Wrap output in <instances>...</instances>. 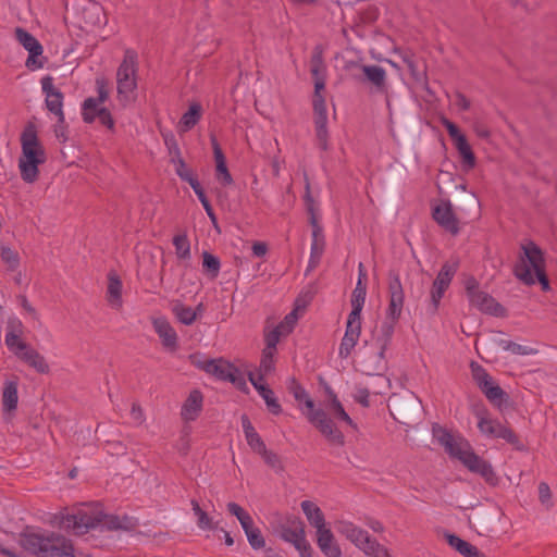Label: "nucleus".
Here are the masks:
<instances>
[{"instance_id":"1","label":"nucleus","mask_w":557,"mask_h":557,"mask_svg":"<svg viewBox=\"0 0 557 557\" xmlns=\"http://www.w3.org/2000/svg\"><path fill=\"white\" fill-rule=\"evenodd\" d=\"M18 544L36 557H76L71 540L28 524L20 533Z\"/></svg>"},{"instance_id":"2","label":"nucleus","mask_w":557,"mask_h":557,"mask_svg":"<svg viewBox=\"0 0 557 557\" xmlns=\"http://www.w3.org/2000/svg\"><path fill=\"white\" fill-rule=\"evenodd\" d=\"M42 522H133L127 515L108 513L100 502H86L64 507L59 512H42Z\"/></svg>"},{"instance_id":"3","label":"nucleus","mask_w":557,"mask_h":557,"mask_svg":"<svg viewBox=\"0 0 557 557\" xmlns=\"http://www.w3.org/2000/svg\"><path fill=\"white\" fill-rule=\"evenodd\" d=\"M287 389L290 394H293L294 398L298 403L304 401L306 408L308 409L306 416L309 422L319 430V432L327 440L330 444L337 446L345 445V436L343 432L337 429L325 410L314 407V401L309 397L306 389L295 377L288 379Z\"/></svg>"},{"instance_id":"4","label":"nucleus","mask_w":557,"mask_h":557,"mask_svg":"<svg viewBox=\"0 0 557 557\" xmlns=\"http://www.w3.org/2000/svg\"><path fill=\"white\" fill-rule=\"evenodd\" d=\"M388 297L389 304L386 310V320L381 325V334L375 339L379 349L380 361L384 359V354L391 343L394 334L395 324L399 320L404 307L405 294L400 282L399 273L396 270L388 271Z\"/></svg>"},{"instance_id":"5","label":"nucleus","mask_w":557,"mask_h":557,"mask_svg":"<svg viewBox=\"0 0 557 557\" xmlns=\"http://www.w3.org/2000/svg\"><path fill=\"white\" fill-rule=\"evenodd\" d=\"M22 153L18 159L21 177L32 184L38 180L40 164L47 160L46 151L37 135L36 125L28 122L21 134Z\"/></svg>"},{"instance_id":"6","label":"nucleus","mask_w":557,"mask_h":557,"mask_svg":"<svg viewBox=\"0 0 557 557\" xmlns=\"http://www.w3.org/2000/svg\"><path fill=\"white\" fill-rule=\"evenodd\" d=\"M96 87L98 97L86 98L82 104L83 121L90 124L98 117L101 125L109 129H113L115 122L112 114L107 108L101 107V104L109 98L107 81L104 78H97Z\"/></svg>"},{"instance_id":"7","label":"nucleus","mask_w":557,"mask_h":557,"mask_svg":"<svg viewBox=\"0 0 557 557\" xmlns=\"http://www.w3.org/2000/svg\"><path fill=\"white\" fill-rule=\"evenodd\" d=\"M522 255L519 257V262L515 264L513 274L525 285L535 284V277L532 273L545 269L544 253L542 249L534 243L529 242L521 246Z\"/></svg>"},{"instance_id":"8","label":"nucleus","mask_w":557,"mask_h":557,"mask_svg":"<svg viewBox=\"0 0 557 557\" xmlns=\"http://www.w3.org/2000/svg\"><path fill=\"white\" fill-rule=\"evenodd\" d=\"M136 524H66V531L75 536L84 537L91 545L102 544L103 539L120 530L134 532Z\"/></svg>"},{"instance_id":"9","label":"nucleus","mask_w":557,"mask_h":557,"mask_svg":"<svg viewBox=\"0 0 557 557\" xmlns=\"http://www.w3.org/2000/svg\"><path fill=\"white\" fill-rule=\"evenodd\" d=\"M341 533L351 542L356 547L362 550L369 557H389L385 547H383L375 537L357 524H342Z\"/></svg>"},{"instance_id":"10","label":"nucleus","mask_w":557,"mask_h":557,"mask_svg":"<svg viewBox=\"0 0 557 557\" xmlns=\"http://www.w3.org/2000/svg\"><path fill=\"white\" fill-rule=\"evenodd\" d=\"M388 409L396 421L409 425L419 418L421 401L412 393L393 395Z\"/></svg>"},{"instance_id":"11","label":"nucleus","mask_w":557,"mask_h":557,"mask_svg":"<svg viewBox=\"0 0 557 557\" xmlns=\"http://www.w3.org/2000/svg\"><path fill=\"white\" fill-rule=\"evenodd\" d=\"M456 459H458L470 472L481 475L487 484L492 486L498 484L499 480L492 465L476 455L469 443Z\"/></svg>"},{"instance_id":"12","label":"nucleus","mask_w":557,"mask_h":557,"mask_svg":"<svg viewBox=\"0 0 557 557\" xmlns=\"http://www.w3.org/2000/svg\"><path fill=\"white\" fill-rule=\"evenodd\" d=\"M206 366L208 367L207 373L214 375L219 380L231 382L242 391L247 389L244 375L231 362L220 358L209 360Z\"/></svg>"},{"instance_id":"13","label":"nucleus","mask_w":557,"mask_h":557,"mask_svg":"<svg viewBox=\"0 0 557 557\" xmlns=\"http://www.w3.org/2000/svg\"><path fill=\"white\" fill-rule=\"evenodd\" d=\"M15 38L28 51L26 67L30 71L44 67L46 58L38 59L42 54L44 48L37 38L22 27L15 28Z\"/></svg>"},{"instance_id":"14","label":"nucleus","mask_w":557,"mask_h":557,"mask_svg":"<svg viewBox=\"0 0 557 557\" xmlns=\"http://www.w3.org/2000/svg\"><path fill=\"white\" fill-rule=\"evenodd\" d=\"M42 92L46 95V107L47 109L58 116V123L63 124L65 121L63 113V92L54 87L53 77L47 75L41 78Z\"/></svg>"},{"instance_id":"15","label":"nucleus","mask_w":557,"mask_h":557,"mask_svg":"<svg viewBox=\"0 0 557 557\" xmlns=\"http://www.w3.org/2000/svg\"><path fill=\"white\" fill-rule=\"evenodd\" d=\"M280 537L292 544L300 557H312L313 549L306 539V532L301 527L293 528L290 524H281Z\"/></svg>"},{"instance_id":"16","label":"nucleus","mask_w":557,"mask_h":557,"mask_svg":"<svg viewBox=\"0 0 557 557\" xmlns=\"http://www.w3.org/2000/svg\"><path fill=\"white\" fill-rule=\"evenodd\" d=\"M432 434L451 458L456 459L457 456L461 454V450L468 446V442L466 440L460 436L455 437L450 431L440 424H434L432 426Z\"/></svg>"},{"instance_id":"17","label":"nucleus","mask_w":557,"mask_h":557,"mask_svg":"<svg viewBox=\"0 0 557 557\" xmlns=\"http://www.w3.org/2000/svg\"><path fill=\"white\" fill-rule=\"evenodd\" d=\"M432 216L441 227L451 235L459 233L458 219L454 213L450 200H442L440 205L435 206L432 210Z\"/></svg>"},{"instance_id":"18","label":"nucleus","mask_w":557,"mask_h":557,"mask_svg":"<svg viewBox=\"0 0 557 557\" xmlns=\"http://www.w3.org/2000/svg\"><path fill=\"white\" fill-rule=\"evenodd\" d=\"M317 527V545L324 557H343L342 548L334 534L326 524H314Z\"/></svg>"},{"instance_id":"19","label":"nucleus","mask_w":557,"mask_h":557,"mask_svg":"<svg viewBox=\"0 0 557 557\" xmlns=\"http://www.w3.org/2000/svg\"><path fill=\"white\" fill-rule=\"evenodd\" d=\"M473 413L479 418L478 428L483 434L493 438H500V433L506 426L497 420L488 419L486 417L488 411L481 401L473 406Z\"/></svg>"},{"instance_id":"20","label":"nucleus","mask_w":557,"mask_h":557,"mask_svg":"<svg viewBox=\"0 0 557 557\" xmlns=\"http://www.w3.org/2000/svg\"><path fill=\"white\" fill-rule=\"evenodd\" d=\"M470 304L476 307L480 311L491 314L497 318H504L507 315L506 308L500 305L494 297L490 294L481 290L480 293L471 296L469 299Z\"/></svg>"},{"instance_id":"21","label":"nucleus","mask_w":557,"mask_h":557,"mask_svg":"<svg viewBox=\"0 0 557 557\" xmlns=\"http://www.w3.org/2000/svg\"><path fill=\"white\" fill-rule=\"evenodd\" d=\"M152 325L161 339L162 346L171 352L176 351L178 347V337L170 322L165 318L161 317L153 319Z\"/></svg>"},{"instance_id":"22","label":"nucleus","mask_w":557,"mask_h":557,"mask_svg":"<svg viewBox=\"0 0 557 557\" xmlns=\"http://www.w3.org/2000/svg\"><path fill=\"white\" fill-rule=\"evenodd\" d=\"M309 222L312 226V243H311V251H310V260H309V270L314 269L323 255L324 251V235L323 230L319 225L317 216H312L309 219Z\"/></svg>"},{"instance_id":"23","label":"nucleus","mask_w":557,"mask_h":557,"mask_svg":"<svg viewBox=\"0 0 557 557\" xmlns=\"http://www.w3.org/2000/svg\"><path fill=\"white\" fill-rule=\"evenodd\" d=\"M211 145L213 149V156L215 160V176L216 180L224 186L233 184V177L227 169L226 159L222 151L220 144L218 143L214 135H211Z\"/></svg>"},{"instance_id":"24","label":"nucleus","mask_w":557,"mask_h":557,"mask_svg":"<svg viewBox=\"0 0 557 557\" xmlns=\"http://www.w3.org/2000/svg\"><path fill=\"white\" fill-rule=\"evenodd\" d=\"M360 69L363 73V82H368L374 86L376 92L384 94L387 90L386 71L379 65L361 64Z\"/></svg>"},{"instance_id":"25","label":"nucleus","mask_w":557,"mask_h":557,"mask_svg":"<svg viewBox=\"0 0 557 557\" xmlns=\"http://www.w3.org/2000/svg\"><path fill=\"white\" fill-rule=\"evenodd\" d=\"M202 393L199 389H193L182 406V419L185 421H195L202 410Z\"/></svg>"},{"instance_id":"26","label":"nucleus","mask_w":557,"mask_h":557,"mask_svg":"<svg viewBox=\"0 0 557 557\" xmlns=\"http://www.w3.org/2000/svg\"><path fill=\"white\" fill-rule=\"evenodd\" d=\"M445 539L448 545L463 557H486L476 546L455 534L445 533Z\"/></svg>"},{"instance_id":"27","label":"nucleus","mask_w":557,"mask_h":557,"mask_svg":"<svg viewBox=\"0 0 557 557\" xmlns=\"http://www.w3.org/2000/svg\"><path fill=\"white\" fill-rule=\"evenodd\" d=\"M15 356L29 367L34 368L38 373L46 374L50 370L45 357L30 346H28L23 352L15 351Z\"/></svg>"},{"instance_id":"28","label":"nucleus","mask_w":557,"mask_h":557,"mask_svg":"<svg viewBox=\"0 0 557 557\" xmlns=\"http://www.w3.org/2000/svg\"><path fill=\"white\" fill-rule=\"evenodd\" d=\"M22 327V323L18 320H10L7 325L5 345L8 348L15 354V351L23 352L29 345L20 339L16 331Z\"/></svg>"},{"instance_id":"29","label":"nucleus","mask_w":557,"mask_h":557,"mask_svg":"<svg viewBox=\"0 0 557 557\" xmlns=\"http://www.w3.org/2000/svg\"><path fill=\"white\" fill-rule=\"evenodd\" d=\"M122 281L115 271L108 273V287L107 298L108 301L114 307H121L122 305Z\"/></svg>"},{"instance_id":"30","label":"nucleus","mask_w":557,"mask_h":557,"mask_svg":"<svg viewBox=\"0 0 557 557\" xmlns=\"http://www.w3.org/2000/svg\"><path fill=\"white\" fill-rule=\"evenodd\" d=\"M324 89L323 79H317L312 98L314 121H327L325 99L321 91Z\"/></svg>"},{"instance_id":"31","label":"nucleus","mask_w":557,"mask_h":557,"mask_svg":"<svg viewBox=\"0 0 557 557\" xmlns=\"http://www.w3.org/2000/svg\"><path fill=\"white\" fill-rule=\"evenodd\" d=\"M137 72V54L135 51L127 49L124 59L116 72V81L135 76Z\"/></svg>"},{"instance_id":"32","label":"nucleus","mask_w":557,"mask_h":557,"mask_svg":"<svg viewBox=\"0 0 557 557\" xmlns=\"http://www.w3.org/2000/svg\"><path fill=\"white\" fill-rule=\"evenodd\" d=\"M18 395H17V382L8 381L4 384L2 392V406L4 411H13L17 407Z\"/></svg>"},{"instance_id":"33","label":"nucleus","mask_w":557,"mask_h":557,"mask_svg":"<svg viewBox=\"0 0 557 557\" xmlns=\"http://www.w3.org/2000/svg\"><path fill=\"white\" fill-rule=\"evenodd\" d=\"M481 391L485 397L498 408L509 399L508 394L498 384H496L494 380Z\"/></svg>"},{"instance_id":"34","label":"nucleus","mask_w":557,"mask_h":557,"mask_svg":"<svg viewBox=\"0 0 557 557\" xmlns=\"http://www.w3.org/2000/svg\"><path fill=\"white\" fill-rule=\"evenodd\" d=\"M442 124L446 128L450 139L453 140L456 150L469 144L466 135L461 133L457 124H455L447 117L442 119Z\"/></svg>"},{"instance_id":"35","label":"nucleus","mask_w":557,"mask_h":557,"mask_svg":"<svg viewBox=\"0 0 557 557\" xmlns=\"http://www.w3.org/2000/svg\"><path fill=\"white\" fill-rule=\"evenodd\" d=\"M201 113V106L199 103H191L180 121V124L183 127V129H191L199 122Z\"/></svg>"},{"instance_id":"36","label":"nucleus","mask_w":557,"mask_h":557,"mask_svg":"<svg viewBox=\"0 0 557 557\" xmlns=\"http://www.w3.org/2000/svg\"><path fill=\"white\" fill-rule=\"evenodd\" d=\"M172 312L176 319L184 325H191L197 319V312L193 308L185 306L182 302H176L172 307Z\"/></svg>"},{"instance_id":"37","label":"nucleus","mask_w":557,"mask_h":557,"mask_svg":"<svg viewBox=\"0 0 557 557\" xmlns=\"http://www.w3.org/2000/svg\"><path fill=\"white\" fill-rule=\"evenodd\" d=\"M248 542L253 549H261L265 546V540L256 524H242Z\"/></svg>"},{"instance_id":"38","label":"nucleus","mask_w":557,"mask_h":557,"mask_svg":"<svg viewBox=\"0 0 557 557\" xmlns=\"http://www.w3.org/2000/svg\"><path fill=\"white\" fill-rule=\"evenodd\" d=\"M199 528L206 532L207 537H215L218 540L224 539V542L227 546H232L234 544V540L231 535L230 531L220 528L219 524H198Z\"/></svg>"},{"instance_id":"39","label":"nucleus","mask_w":557,"mask_h":557,"mask_svg":"<svg viewBox=\"0 0 557 557\" xmlns=\"http://www.w3.org/2000/svg\"><path fill=\"white\" fill-rule=\"evenodd\" d=\"M220 259L209 251L202 252V269L211 278H216L220 273Z\"/></svg>"},{"instance_id":"40","label":"nucleus","mask_w":557,"mask_h":557,"mask_svg":"<svg viewBox=\"0 0 557 557\" xmlns=\"http://www.w3.org/2000/svg\"><path fill=\"white\" fill-rule=\"evenodd\" d=\"M327 409L333 414V417L339 421L346 422L349 426L356 429L357 425L349 417V414L345 411L342 403L337 398V396L333 397V400L329 404Z\"/></svg>"},{"instance_id":"41","label":"nucleus","mask_w":557,"mask_h":557,"mask_svg":"<svg viewBox=\"0 0 557 557\" xmlns=\"http://www.w3.org/2000/svg\"><path fill=\"white\" fill-rule=\"evenodd\" d=\"M470 368L472 377L480 389L486 387V385H488L493 381V377L476 361H471Z\"/></svg>"},{"instance_id":"42","label":"nucleus","mask_w":557,"mask_h":557,"mask_svg":"<svg viewBox=\"0 0 557 557\" xmlns=\"http://www.w3.org/2000/svg\"><path fill=\"white\" fill-rule=\"evenodd\" d=\"M173 245L178 259L186 260L190 258V243L186 234L175 235Z\"/></svg>"},{"instance_id":"43","label":"nucleus","mask_w":557,"mask_h":557,"mask_svg":"<svg viewBox=\"0 0 557 557\" xmlns=\"http://www.w3.org/2000/svg\"><path fill=\"white\" fill-rule=\"evenodd\" d=\"M449 286L442 283L441 281L434 280L431 288V300H430V309L432 313H435L438 309L441 299L443 298L445 292Z\"/></svg>"},{"instance_id":"44","label":"nucleus","mask_w":557,"mask_h":557,"mask_svg":"<svg viewBox=\"0 0 557 557\" xmlns=\"http://www.w3.org/2000/svg\"><path fill=\"white\" fill-rule=\"evenodd\" d=\"M301 509L309 522H325L322 510L311 500H304Z\"/></svg>"},{"instance_id":"45","label":"nucleus","mask_w":557,"mask_h":557,"mask_svg":"<svg viewBox=\"0 0 557 557\" xmlns=\"http://www.w3.org/2000/svg\"><path fill=\"white\" fill-rule=\"evenodd\" d=\"M171 161L176 165L175 173L182 181L187 182L189 185H191L194 181H198L197 176L194 175L183 158H178V160L172 158Z\"/></svg>"},{"instance_id":"46","label":"nucleus","mask_w":557,"mask_h":557,"mask_svg":"<svg viewBox=\"0 0 557 557\" xmlns=\"http://www.w3.org/2000/svg\"><path fill=\"white\" fill-rule=\"evenodd\" d=\"M460 158H461V168L465 172H469L472 170L476 164V158L474 152L472 151V148L470 144L467 146L457 149Z\"/></svg>"},{"instance_id":"47","label":"nucleus","mask_w":557,"mask_h":557,"mask_svg":"<svg viewBox=\"0 0 557 557\" xmlns=\"http://www.w3.org/2000/svg\"><path fill=\"white\" fill-rule=\"evenodd\" d=\"M314 126L318 147L325 151L329 149L327 121H314Z\"/></svg>"},{"instance_id":"48","label":"nucleus","mask_w":557,"mask_h":557,"mask_svg":"<svg viewBox=\"0 0 557 557\" xmlns=\"http://www.w3.org/2000/svg\"><path fill=\"white\" fill-rule=\"evenodd\" d=\"M457 270H458V262H454V263L445 262L442 265L435 280L441 281L442 283L449 286Z\"/></svg>"},{"instance_id":"49","label":"nucleus","mask_w":557,"mask_h":557,"mask_svg":"<svg viewBox=\"0 0 557 557\" xmlns=\"http://www.w3.org/2000/svg\"><path fill=\"white\" fill-rule=\"evenodd\" d=\"M117 94L119 96L124 97L125 99H129V96L134 94L137 83L135 76L124 78V79H117Z\"/></svg>"},{"instance_id":"50","label":"nucleus","mask_w":557,"mask_h":557,"mask_svg":"<svg viewBox=\"0 0 557 557\" xmlns=\"http://www.w3.org/2000/svg\"><path fill=\"white\" fill-rule=\"evenodd\" d=\"M1 259L9 265L11 271H14L20 265V257L18 253L11 249L10 247L1 248Z\"/></svg>"},{"instance_id":"51","label":"nucleus","mask_w":557,"mask_h":557,"mask_svg":"<svg viewBox=\"0 0 557 557\" xmlns=\"http://www.w3.org/2000/svg\"><path fill=\"white\" fill-rule=\"evenodd\" d=\"M357 337L344 335L342 338L341 345H339V351L338 355L341 358L346 359L350 356L352 349L358 343Z\"/></svg>"},{"instance_id":"52","label":"nucleus","mask_w":557,"mask_h":557,"mask_svg":"<svg viewBox=\"0 0 557 557\" xmlns=\"http://www.w3.org/2000/svg\"><path fill=\"white\" fill-rule=\"evenodd\" d=\"M245 437H246L247 444L256 454L259 455L260 453H265L267 446H265L263 440L261 438V436L257 433V431H253V432L245 435Z\"/></svg>"},{"instance_id":"53","label":"nucleus","mask_w":557,"mask_h":557,"mask_svg":"<svg viewBox=\"0 0 557 557\" xmlns=\"http://www.w3.org/2000/svg\"><path fill=\"white\" fill-rule=\"evenodd\" d=\"M259 455L263 458L264 462L270 468H272L276 472L283 471V465H282L281 458L276 453L265 448V453H260Z\"/></svg>"},{"instance_id":"54","label":"nucleus","mask_w":557,"mask_h":557,"mask_svg":"<svg viewBox=\"0 0 557 557\" xmlns=\"http://www.w3.org/2000/svg\"><path fill=\"white\" fill-rule=\"evenodd\" d=\"M274 354H275V351H273V350L263 349L262 356H261V361H260L259 372L268 374L272 370H274Z\"/></svg>"},{"instance_id":"55","label":"nucleus","mask_w":557,"mask_h":557,"mask_svg":"<svg viewBox=\"0 0 557 557\" xmlns=\"http://www.w3.org/2000/svg\"><path fill=\"white\" fill-rule=\"evenodd\" d=\"M367 296V283L357 281L356 287L352 290L350 302L351 305L364 306Z\"/></svg>"},{"instance_id":"56","label":"nucleus","mask_w":557,"mask_h":557,"mask_svg":"<svg viewBox=\"0 0 557 557\" xmlns=\"http://www.w3.org/2000/svg\"><path fill=\"white\" fill-rule=\"evenodd\" d=\"M500 438L512 445L517 450H525V446L521 443L519 436L510 429L507 428L500 433Z\"/></svg>"},{"instance_id":"57","label":"nucleus","mask_w":557,"mask_h":557,"mask_svg":"<svg viewBox=\"0 0 557 557\" xmlns=\"http://www.w3.org/2000/svg\"><path fill=\"white\" fill-rule=\"evenodd\" d=\"M87 13L92 15V24L96 26H102L107 23V16L102 7L97 3H92L89 9L86 10Z\"/></svg>"},{"instance_id":"58","label":"nucleus","mask_w":557,"mask_h":557,"mask_svg":"<svg viewBox=\"0 0 557 557\" xmlns=\"http://www.w3.org/2000/svg\"><path fill=\"white\" fill-rule=\"evenodd\" d=\"M227 511L231 515L235 516L239 522H252V519L249 516V513L236 503H228Z\"/></svg>"},{"instance_id":"59","label":"nucleus","mask_w":557,"mask_h":557,"mask_svg":"<svg viewBox=\"0 0 557 557\" xmlns=\"http://www.w3.org/2000/svg\"><path fill=\"white\" fill-rule=\"evenodd\" d=\"M296 322L297 313L296 310H293L284 318L277 327L284 333V335H288L294 330Z\"/></svg>"},{"instance_id":"60","label":"nucleus","mask_w":557,"mask_h":557,"mask_svg":"<svg viewBox=\"0 0 557 557\" xmlns=\"http://www.w3.org/2000/svg\"><path fill=\"white\" fill-rule=\"evenodd\" d=\"M498 344H499V346H502V348L504 350L510 351L515 355H528L529 354V350L527 349V347H524L520 344H517L512 341L500 339L498 342Z\"/></svg>"},{"instance_id":"61","label":"nucleus","mask_w":557,"mask_h":557,"mask_svg":"<svg viewBox=\"0 0 557 557\" xmlns=\"http://www.w3.org/2000/svg\"><path fill=\"white\" fill-rule=\"evenodd\" d=\"M284 335V333L275 326L272 331L265 334V348L273 351H276V345L280 341V337Z\"/></svg>"},{"instance_id":"62","label":"nucleus","mask_w":557,"mask_h":557,"mask_svg":"<svg viewBox=\"0 0 557 557\" xmlns=\"http://www.w3.org/2000/svg\"><path fill=\"white\" fill-rule=\"evenodd\" d=\"M263 400L265 401L268 410L272 414L278 416L282 413V407L277 398L274 396V392H271L267 396H263Z\"/></svg>"},{"instance_id":"63","label":"nucleus","mask_w":557,"mask_h":557,"mask_svg":"<svg viewBox=\"0 0 557 557\" xmlns=\"http://www.w3.org/2000/svg\"><path fill=\"white\" fill-rule=\"evenodd\" d=\"M369 396H370V389L367 387H358L357 388V395L355 396V399L358 404H360L362 407H369Z\"/></svg>"},{"instance_id":"64","label":"nucleus","mask_w":557,"mask_h":557,"mask_svg":"<svg viewBox=\"0 0 557 557\" xmlns=\"http://www.w3.org/2000/svg\"><path fill=\"white\" fill-rule=\"evenodd\" d=\"M479 289V282L474 276H470L466 281V294L468 299H471V296H474L475 294L480 293Z\"/></svg>"}]
</instances>
